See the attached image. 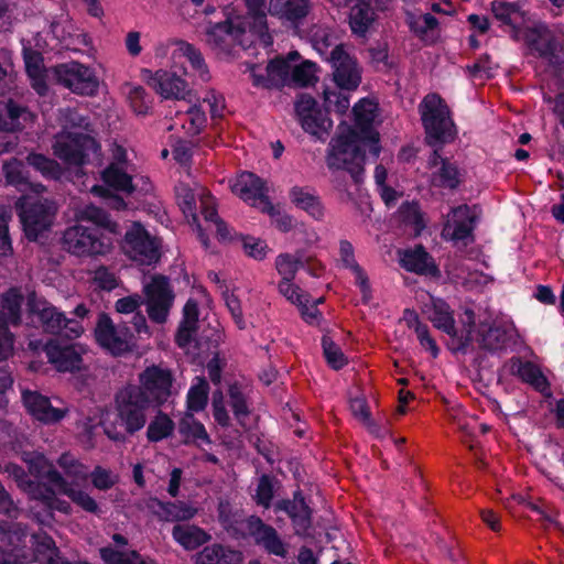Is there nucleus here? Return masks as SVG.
Returning <instances> with one entry per match:
<instances>
[{
  "label": "nucleus",
  "instance_id": "nucleus-19",
  "mask_svg": "<svg viewBox=\"0 0 564 564\" xmlns=\"http://www.w3.org/2000/svg\"><path fill=\"white\" fill-rule=\"evenodd\" d=\"M514 328L501 323H480L477 328L480 348L490 352L507 350L514 343Z\"/></svg>",
  "mask_w": 564,
  "mask_h": 564
},
{
  "label": "nucleus",
  "instance_id": "nucleus-43",
  "mask_svg": "<svg viewBox=\"0 0 564 564\" xmlns=\"http://www.w3.org/2000/svg\"><path fill=\"white\" fill-rule=\"evenodd\" d=\"M163 522L188 521L195 517L197 510L184 501H167L163 503Z\"/></svg>",
  "mask_w": 564,
  "mask_h": 564
},
{
  "label": "nucleus",
  "instance_id": "nucleus-1",
  "mask_svg": "<svg viewBox=\"0 0 564 564\" xmlns=\"http://www.w3.org/2000/svg\"><path fill=\"white\" fill-rule=\"evenodd\" d=\"M372 104L359 100L352 108L355 126L347 127L332 138L326 155V165L330 171H346L355 184L365 178L366 152L375 159L380 154V135L373 128Z\"/></svg>",
  "mask_w": 564,
  "mask_h": 564
},
{
  "label": "nucleus",
  "instance_id": "nucleus-42",
  "mask_svg": "<svg viewBox=\"0 0 564 564\" xmlns=\"http://www.w3.org/2000/svg\"><path fill=\"white\" fill-rule=\"evenodd\" d=\"M197 383L193 384L186 395L187 409L193 412L203 411L208 402L209 384L204 377H197Z\"/></svg>",
  "mask_w": 564,
  "mask_h": 564
},
{
  "label": "nucleus",
  "instance_id": "nucleus-63",
  "mask_svg": "<svg viewBox=\"0 0 564 564\" xmlns=\"http://www.w3.org/2000/svg\"><path fill=\"white\" fill-rule=\"evenodd\" d=\"M35 550L39 554L45 556L48 563H54L55 560L61 558L59 550L54 539L47 534L40 538Z\"/></svg>",
  "mask_w": 564,
  "mask_h": 564
},
{
  "label": "nucleus",
  "instance_id": "nucleus-15",
  "mask_svg": "<svg viewBox=\"0 0 564 564\" xmlns=\"http://www.w3.org/2000/svg\"><path fill=\"white\" fill-rule=\"evenodd\" d=\"M335 84L345 90H355L361 82L357 61L351 57L343 44L336 45L329 56Z\"/></svg>",
  "mask_w": 564,
  "mask_h": 564
},
{
  "label": "nucleus",
  "instance_id": "nucleus-28",
  "mask_svg": "<svg viewBox=\"0 0 564 564\" xmlns=\"http://www.w3.org/2000/svg\"><path fill=\"white\" fill-rule=\"evenodd\" d=\"M172 538L186 551L197 550L212 539L207 531L195 524H175Z\"/></svg>",
  "mask_w": 564,
  "mask_h": 564
},
{
  "label": "nucleus",
  "instance_id": "nucleus-51",
  "mask_svg": "<svg viewBox=\"0 0 564 564\" xmlns=\"http://www.w3.org/2000/svg\"><path fill=\"white\" fill-rule=\"evenodd\" d=\"M279 292L292 304L299 307H306L308 304V294L303 293L293 281H280L278 285Z\"/></svg>",
  "mask_w": 564,
  "mask_h": 564
},
{
  "label": "nucleus",
  "instance_id": "nucleus-24",
  "mask_svg": "<svg viewBox=\"0 0 564 564\" xmlns=\"http://www.w3.org/2000/svg\"><path fill=\"white\" fill-rule=\"evenodd\" d=\"M311 10L310 0H269L268 12L297 28Z\"/></svg>",
  "mask_w": 564,
  "mask_h": 564
},
{
  "label": "nucleus",
  "instance_id": "nucleus-8",
  "mask_svg": "<svg viewBox=\"0 0 564 564\" xmlns=\"http://www.w3.org/2000/svg\"><path fill=\"white\" fill-rule=\"evenodd\" d=\"M122 252L143 265H152L161 258L160 246L141 223H133L120 243Z\"/></svg>",
  "mask_w": 564,
  "mask_h": 564
},
{
  "label": "nucleus",
  "instance_id": "nucleus-22",
  "mask_svg": "<svg viewBox=\"0 0 564 564\" xmlns=\"http://www.w3.org/2000/svg\"><path fill=\"white\" fill-rule=\"evenodd\" d=\"M491 12L494 17L507 26L510 37L520 41L521 25L525 21V12L518 2H508L506 0H494L491 2Z\"/></svg>",
  "mask_w": 564,
  "mask_h": 564
},
{
  "label": "nucleus",
  "instance_id": "nucleus-26",
  "mask_svg": "<svg viewBox=\"0 0 564 564\" xmlns=\"http://www.w3.org/2000/svg\"><path fill=\"white\" fill-rule=\"evenodd\" d=\"M241 551L220 543L206 545L194 556V564H241Z\"/></svg>",
  "mask_w": 564,
  "mask_h": 564
},
{
  "label": "nucleus",
  "instance_id": "nucleus-33",
  "mask_svg": "<svg viewBox=\"0 0 564 564\" xmlns=\"http://www.w3.org/2000/svg\"><path fill=\"white\" fill-rule=\"evenodd\" d=\"M246 32V28L240 24L235 25L230 19L220 22L209 23L206 29V42L215 48H223L229 35H239Z\"/></svg>",
  "mask_w": 564,
  "mask_h": 564
},
{
  "label": "nucleus",
  "instance_id": "nucleus-50",
  "mask_svg": "<svg viewBox=\"0 0 564 564\" xmlns=\"http://www.w3.org/2000/svg\"><path fill=\"white\" fill-rule=\"evenodd\" d=\"M274 497V486H273V477L263 474L260 476L256 495H254V501L258 506H261L265 509L270 508L272 499Z\"/></svg>",
  "mask_w": 564,
  "mask_h": 564
},
{
  "label": "nucleus",
  "instance_id": "nucleus-39",
  "mask_svg": "<svg viewBox=\"0 0 564 564\" xmlns=\"http://www.w3.org/2000/svg\"><path fill=\"white\" fill-rule=\"evenodd\" d=\"M25 161L29 166L40 172L43 177L48 180H59L63 175V170L58 162L42 153L30 152Z\"/></svg>",
  "mask_w": 564,
  "mask_h": 564
},
{
  "label": "nucleus",
  "instance_id": "nucleus-32",
  "mask_svg": "<svg viewBox=\"0 0 564 564\" xmlns=\"http://www.w3.org/2000/svg\"><path fill=\"white\" fill-rule=\"evenodd\" d=\"M429 319L435 328L442 330L446 335L455 334L456 323L454 318V311L443 299H432Z\"/></svg>",
  "mask_w": 564,
  "mask_h": 564
},
{
  "label": "nucleus",
  "instance_id": "nucleus-56",
  "mask_svg": "<svg viewBox=\"0 0 564 564\" xmlns=\"http://www.w3.org/2000/svg\"><path fill=\"white\" fill-rule=\"evenodd\" d=\"M349 98L336 91H324V108L327 113L335 111L339 115L346 113L349 108Z\"/></svg>",
  "mask_w": 564,
  "mask_h": 564
},
{
  "label": "nucleus",
  "instance_id": "nucleus-49",
  "mask_svg": "<svg viewBox=\"0 0 564 564\" xmlns=\"http://www.w3.org/2000/svg\"><path fill=\"white\" fill-rule=\"evenodd\" d=\"M293 65L289 59L283 57H275L267 65V73L271 76L272 80L275 78L281 85L290 83Z\"/></svg>",
  "mask_w": 564,
  "mask_h": 564
},
{
  "label": "nucleus",
  "instance_id": "nucleus-6",
  "mask_svg": "<svg viewBox=\"0 0 564 564\" xmlns=\"http://www.w3.org/2000/svg\"><path fill=\"white\" fill-rule=\"evenodd\" d=\"M118 417L124 427L126 434L133 435L142 430L147 423V410L152 409L147 399L134 387H124L116 394Z\"/></svg>",
  "mask_w": 564,
  "mask_h": 564
},
{
  "label": "nucleus",
  "instance_id": "nucleus-3",
  "mask_svg": "<svg viewBox=\"0 0 564 564\" xmlns=\"http://www.w3.org/2000/svg\"><path fill=\"white\" fill-rule=\"evenodd\" d=\"M26 311L33 322L37 323L43 332L52 335H62L68 339L78 338L84 327L82 322L68 318L43 296L32 291L26 296Z\"/></svg>",
  "mask_w": 564,
  "mask_h": 564
},
{
  "label": "nucleus",
  "instance_id": "nucleus-10",
  "mask_svg": "<svg viewBox=\"0 0 564 564\" xmlns=\"http://www.w3.org/2000/svg\"><path fill=\"white\" fill-rule=\"evenodd\" d=\"M147 313L156 324H164L173 306L175 294L170 279L163 274H154L143 288Z\"/></svg>",
  "mask_w": 564,
  "mask_h": 564
},
{
  "label": "nucleus",
  "instance_id": "nucleus-52",
  "mask_svg": "<svg viewBox=\"0 0 564 564\" xmlns=\"http://www.w3.org/2000/svg\"><path fill=\"white\" fill-rule=\"evenodd\" d=\"M129 100L135 113H149L152 105V97L145 91V89L142 86H135L129 91Z\"/></svg>",
  "mask_w": 564,
  "mask_h": 564
},
{
  "label": "nucleus",
  "instance_id": "nucleus-62",
  "mask_svg": "<svg viewBox=\"0 0 564 564\" xmlns=\"http://www.w3.org/2000/svg\"><path fill=\"white\" fill-rule=\"evenodd\" d=\"M467 316V322L464 325V328L458 332V336L460 341V345L457 347L458 349L463 350V354H466L468 348L471 346L474 340V332H475V313L471 310H467L465 312Z\"/></svg>",
  "mask_w": 564,
  "mask_h": 564
},
{
  "label": "nucleus",
  "instance_id": "nucleus-29",
  "mask_svg": "<svg viewBox=\"0 0 564 564\" xmlns=\"http://www.w3.org/2000/svg\"><path fill=\"white\" fill-rule=\"evenodd\" d=\"M29 474L36 479H46L50 484L58 488L59 485H66V479L62 474L48 462L43 454H33L25 459Z\"/></svg>",
  "mask_w": 564,
  "mask_h": 564
},
{
  "label": "nucleus",
  "instance_id": "nucleus-13",
  "mask_svg": "<svg viewBox=\"0 0 564 564\" xmlns=\"http://www.w3.org/2000/svg\"><path fill=\"white\" fill-rule=\"evenodd\" d=\"M246 530L253 539L256 545L260 546L269 555L285 558L289 554L288 544L280 536L272 525L265 523L258 516H249L246 519Z\"/></svg>",
  "mask_w": 564,
  "mask_h": 564
},
{
  "label": "nucleus",
  "instance_id": "nucleus-20",
  "mask_svg": "<svg viewBox=\"0 0 564 564\" xmlns=\"http://www.w3.org/2000/svg\"><path fill=\"white\" fill-rule=\"evenodd\" d=\"M21 399L26 412L44 424L57 423L66 415L65 410L54 408L51 400L37 391L25 389L22 391Z\"/></svg>",
  "mask_w": 564,
  "mask_h": 564
},
{
  "label": "nucleus",
  "instance_id": "nucleus-21",
  "mask_svg": "<svg viewBox=\"0 0 564 564\" xmlns=\"http://www.w3.org/2000/svg\"><path fill=\"white\" fill-rule=\"evenodd\" d=\"M47 360L59 372H74L80 369L83 358L74 344L50 340L44 347Z\"/></svg>",
  "mask_w": 564,
  "mask_h": 564
},
{
  "label": "nucleus",
  "instance_id": "nucleus-23",
  "mask_svg": "<svg viewBox=\"0 0 564 564\" xmlns=\"http://www.w3.org/2000/svg\"><path fill=\"white\" fill-rule=\"evenodd\" d=\"M453 221L447 220L443 228V235H449L454 241L473 239L477 217L467 204L452 208Z\"/></svg>",
  "mask_w": 564,
  "mask_h": 564
},
{
  "label": "nucleus",
  "instance_id": "nucleus-16",
  "mask_svg": "<svg viewBox=\"0 0 564 564\" xmlns=\"http://www.w3.org/2000/svg\"><path fill=\"white\" fill-rule=\"evenodd\" d=\"M232 192L252 206L263 205V212L272 214L274 209L267 195L265 183L252 172L241 173L232 186Z\"/></svg>",
  "mask_w": 564,
  "mask_h": 564
},
{
  "label": "nucleus",
  "instance_id": "nucleus-11",
  "mask_svg": "<svg viewBox=\"0 0 564 564\" xmlns=\"http://www.w3.org/2000/svg\"><path fill=\"white\" fill-rule=\"evenodd\" d=\"M54 77L58 84L78 95L91 96L97 93L99 86L95 72L75 61L56 65Z\"/></svg>",
  "mask_w": 564,
  "mask_h": 564
},
{
  "label": "nucleus",
  "instance_id": "nucleus-57",
  "mask_svg": "<svg viewBox=\"0 0 564 564\" xmlns=\"http://www.w3.org/2000/svg\"><path fill=\"white\" fill-rule=\"evenodd\" d=\"M24 491L29 494L31 499L40 501L45 508L55 494L50 486L40 480L28 481Z\"/></svg>",
  "mask_w": 564,
  "mask_h": 564
},
{
  "label": "nucleus",
  "instance_id": "nucleus-44",
  "mask_svg": "<svg viewBox=\"0 0 564 564\" xmlns=\"http://www.w3.org/2000/svg\"><path fill=\"white\" fill-rule=\"evenodd\" d=\"M229 405L236 420L240 425H243V421L250 414V409L247 403V398L242 391L241 384L234 382L228 388Z\"/></svg>",
  "mask_w": 564,
  "mask_h": 564
},
{
  "label": "nucleus",
  "instance_id": "nucleus-18",
  "mask_svg": "<svg viewBox=\"0 0 564 564\" xmlns=\"http://www.w3.org/2000/svg\"><path fill=\"white\" fill-rule=\"evenodd\" d=\"M398 253L399 263L405 271L424 276H441V270L423 245L399 250Z\"/></svg>",
  "mask_w": 564,
  "mask_h": 564
},
{
  "label": "nucleus",
  "instance_id": "nucleus-36",
  "mask_svg": "<svg viewBox=\"0 0 564 564\" xmlns=\"http://www.w3.org/2000/svg\"><path fill=\"white\" fill-rule=\"evenodd\" d=\"M104 183L119 192L132 194L134 185L131 175L124 172L120 166L115 163L109 164L101 173Z\"/></svg>",
  "mask_w": 564,
  "mask_h": 564
},
{
  "label": "nucleus",
  "instance_id": "nucleus-9",
  "mask_svg": "<svg viewBox=\"0 0 564 564\" xmlns=\"http://www.w3.org/2000/svg\"><path fill=\"white\" fill-rule=\"evenodd\" d=\"M173 382L170 369L152 365L139 375V384L128 387L139 388L152 409H161L172 395Z\"/></svg>",
  "mask_w": 564,
  "mask_h": 564
},
{
  "label": "nucleus",
  "instance_id": "nucleus-55",
  "mask_svg": "<svg viewBox=\"0 0 564 564\" xmlns=\"http://www.w3.org/2000/svg\"><path fill=\"white\" fill-rule=\"evenodd\" d=\"M177 205L185 217H192L193 221H197L196 198L194 192L188 187H182L177 191Z\"/></svg>",
  "mask_w": 564,
  "mask_h": 564
},
{
  "label": "nucleus",
  "instance_id": "nucleus-5",
  "mask_svg": "<svg viewBox=\"0 0 564 564\" xmlns=\"http://www.w3.org/2000/svg\"><path fill=\"white\" fill-rule=\"evenodd\" d=\"M15 209L22 225L24 237L37 241L53 225L55 209L47 200L26 202L19 199Z\"/></svg>",
  "mask_w": 564,
  "mask_h": 564
},
{
  "label": "nucleus",
  "instance_id": "nucleus-54",
  "mask_svg": "<svg viewBox=\"0 0 564 564\" xmlns=\"http://www.w3.org/2000/svg\"><path fill=\"white\" fill-rule=\"evenodd\" d=\"M314 66L315 64L308 61L293 66L290 82L299 87H307L315 79Z\"/></svg>",
  "mask_w": 564,
  "mask_h": 564
},
{
  "label": "nucleus",
  "instance_id": "nucleus-60",
  "mask_svg": "<svg viewBox=\"0 0 564 564\" xmlns=\"http://www.w3.org/2000/svg\"><path fill=\"white\" fill-rule=\"evenodd\" d=\"M14 335L6 325L2 314H0V362L7 361L13 354Z\"/></svg>",
  "mask_w": 564,
  "mask_h": 564
},
{
  "label": "nucleus",
  "instance_id": "nucleus-38",
  "mask_svg": "<svg viewBox=\"0 0 564 564\" xmlns=\"http://www.w3.org/2000/svg\"><path fill=\"white\" fill-rule=\"evenodd\" d=\"M158 410L147 429V438L150 443H158L170 437L175 430L174 421L166 413Z\"/></svg>",
  "mask_w": 564,
  "mask_h": 564
},
{
  "label": "nucleus",
  "instance_id": "nucleus-48",
  "mask_svg": "<svg viewBox=\"0 0 564 564\" xmlns=\"http://www.w3.org/2000/svg\"><path fill=\"white\" fill-rule=\"evenodd\" d=\"M322 348L324 358L332 369L340 370L348 364L341 348L329 336L322 337Z\"/></svg>",
  "mask_w": 564,
  "mask_h": 564
},
{
  "label": "nucleus",
  "instance_id": "nucleus-46",
  "mask_svg": "<svg viewBox=\"0 0 564 564\" xmlns=\"http://www.w3.org/2000/svg\"><path fill=\"white\" fill-rule=\"evenodd\" d=\"M413 317V321H409V327H413L416 334L417 340L420 345L427 351H430L433 358L438 357L440 347L437 346L435 339L431 336L430 328L426 324H423L419 315L415 312H410Z\"/></svg>",
  "mask_w": 564,
  "mask_h": 564
},
{
  "label": "nucleus",
  "instance_id": "nucleus-35",
  "mask_svg": "<svg viewBox=\"0 0 564 564\" xmlns=\"http://www.w3.org/2000/svg\"><path fill=\"white\" fill-rule=\"evenodd\" d=\"M247 7V23L249 31L259 37H264L268 32L267 0H245Z\"/></svg>",
  "mask_w": 564,
  "mask_h": 564
},
{
  "label": "nucleus",
  "instance_id": "nucleus-64",
  "mask_svg": "<svg viewBox=\"0 0 564 564\" xmlns=\"http://www.w3.org/2000/svg\"><path fill=\"white\" fill-rule=\"evenodd\" d=\"M400 212L403 215L404 220L412 224L416 230L420 231L425 227L424 218L417 204L405 203L401 206Z\"/></svg>",
  "mask_w": 564,
  "mask_h": 564
},
{
  "label": "nucleus",
  "instance_id": "nucleus-53",
  "mask_svg": "<svg viewBox=\"0 0 564 564\" xmlns=\"http://www.w3.org/2000/svg\"><path fill=\"white\" fill-rule=\"evenodd\" d=\"M242 248L248 257L257 261L265 259L269 251V246L264 240L252 236L242 237Z\"/></svg>",
  "mask_w": 564,
  "mask_h": 564
},
{
  "label": "nucleus",
  "instance_id": "nucleus-30",
  "mask_svg": "<svg viewBox=\"0 0 564 564\" xmlns=\"http://www.w3.org/2000/svg\"><path fill=\"white\" fill-rule=\"evenodd\" d=\"M24 296L19 288L12 286L8 289L1 296L0 314L8 327L19 326L22 322L21 307Z\"/></svg>",
  "mask_w": 564,
  "mask_h": 564
},
{
  "label": "nucleus",
  "instance_id": "nucleus-37",
  "mask_svg": "<svg viewBox=\"0 0 564 564\" xmlns=\"http://www.w3.org/2000/svg\"><path fill=\"white\" fill-rule=\"evenodd\" d=\"M299 121L306 133H310L318 140H323L325 135L328 134V130L333 126V121L328 118V113L322 109L301 118Z\"/></svg>",
  "mask_w": 564,
  "mask_h": 564
},
{
  "label": "nucleus",
  "instance_id": "nucleus-45",
  "mask_svg": "<svg viewBox=\"0 0 564 564\" xmlns=\"http://www.w3.org/2000/svg\"><path fill=\"white\" fill-rule=\"evenodd\" d=\"M58 490L67 496L72 502L82 508L84 511L97 514L99 512V506L96 500L82 489H75L66 480V485H59Z\"/></svg>",
  "mask_w": 564,
  "mask_h": 564
},
{
  "label": "nucleus",
  "instance_id": "nucleus-27",
  "mask_svg": "<svg viewBox=\"0 0 564 564\" xmlns=\"http://www.w3.org/2000/svg\"><path fill=\"white\" fill-rule=\"evenodd\" d=\"M511 372L523 382L532 386L540 393H545L550 389L547 378L543 375L540 367L532 361L512 358Z\"/></svg>",
  "mask_w": 564,
  "mask_h": 564
},
{
  "label": "nucleus",
  "instance_id": "nucleus-25",
  "mask_svg": "<svg viewBox=\"0 0 564 564\" xmlns=\"http://www.w3.org/2000/svg\"><path fill=\"white\" fill-rule=\"evenodd\" d=\"M291 203L315 220H322L325 208L316 191L308 186H293L289 192Z\"/></svg>",
  "mask_w": 564,
  "mask_h": 564
},
{
  "label": "nucleus",
  "instance_id": "nucleus-17",
  "mask_svg": "<svg viewBox=\"0 0 564 564\" xmlns=\"http://www.w3.org/2000/svg\"><path fill=\"white\" fill-rule=\"evenodd\" d=\"M520 40H523L533 55L542 59L552 62L556 56L557 40L545 24L525 28L520 32Z\"/></svg>",
  "mask_w": 564,
  "mask_h": 564
},
{
  "label": "nucleus",
  "instance_id": "nucleus-2",
  "mask_svg": "<svg viewBox=\"0 0 564 564\" xmlns=\"http://www.w3.org/2000/svg\"><path fill=\"white\" fill-rule=\"evenodd\" d=\"M426 145L444 147L452 143L457 134V127L446 101L436 93L427 94L419 104Z\"/></svg>",
  "mask_w": 564,
  "mask_h": 564
},
{
  "label": "nucleus",
  "instance_id": "nucleus-14",
  "mask_svg": "<svg viewBox=\"0 0 564 564\" xmlns=\"http://www.w3.org/2000/svg\"><path fill=\"white\" fill-rule=\"evenodd\" d=\"M141 77L148 86L164 99H185L188 93L187 83L174 72L165 69L152 72L143 68Z\"/></svg>",
  "mask_w": 564,
  "mask_h": 564
},
{
  "label": "nucleus",
  "instance_id": "nucleus-47",
  "mask_svg": "<svg viewBox=\"0 0 564 564\" xmlns=\"http://www.w3.org/2000/svg\"><path fill=\"white\" fill-rule=\"evenodd\" d=\"M11 219V209L4 205H0V258L4 259L13 254V242L9 230Z\"/></svg>",
  "mask_w": 564,
  "mask_h": 564
},
{
  "label": "nucleus",
  "instance_id": "nucleus-41",
  "mask_svg": "<svg viewBox=\"0 0 564 564\" xmlns=\"http://www.w3.org/2000/svg\"><path fill=\"white\" fill-rule=\"evenodd\" d=\"M303 268H305V263L301 253H280L275 258V269L282 276L281 281H293L297 271Z\"/></svg>",
  "mask_w": 564,
  "mask_h": 564
},
{
  "label": "nucleus",
  "instance_id": "nucleus-7",
  "mask_svg": "<svg viewBox=\"0 0 564 564\" xmlns=\"http://www.w3.org/2000/svg\"><path fill=\"white\" fill-rule=\"evenodd\" d=\"M53 151L65 164L82 166L89 162L91 154H98L100 144L89 134L66 132L56 138Z\"/></svg>",
  "mask_w": 564,
  "mask_h": 564
},
{
  "label": "nucleus",
  "instance_id": "nucleus-40",
  "mask_svg": "<svg viewBox=\"0 0 564 564\" xmlns=\"http://www.w3.org/2000/svg\"><path fill=\"white\" fill-rule=\"evenodd\" d=\"M433 184L437 187L451 191L457 189L462 184L458 166L448 159L443 160V164L438 171L433 174Z\"/></svg>",
  "mask_w": 564,
  "mask_h": 564
},
{
  "label": "nucleus",
  "instance_id": "nucleus-58",
  "mask_svg": "<svg viewBox=\"0 0 564 564\" xmlns=\"http://www.w3.org/2000/svg\"><path fill=\"white\" fill-rule=\"evenodd\" d=\"M184 55L187 57L193 69L198 72L200 78L205 82L208 80L209 72L200 51L193 44L187 43L184 47Z\"/></svg>",
  "mask_w": 564,
  "mask_h": 564
},
{
  "label": "nucleus",
  "instance_id": "nucleus-4",
  "mask_svg": "<svg viewBox=\"0 0 564 564\" xmlns=\"http://www.w3.org/2000/svg\"><path fill=\"white\" fill-rule=\"evenodd\" d=\"M61 243L70 254L95 258L109 253L113 241L99 228L75 225L64 231Z\"/></svg>",
  "mask_w": 564,
  "mask_h": 564
},
{
  "label": "nucleus",
  "instance_id": "nucleus-34",
  "mask_svg": "<svg viewBox=\"0 0 564 564\" xmlns=\"http://www.w3.org/2000/svg\"><path fill=\"white\" fill-rule=\"evenodd\" d=\"M274 510L276 512H284L291 519L296 534L304 533L312 527L313 511L300 509V505L291 501V499H281L276 501Z\"/></svg>",
  "mask_w": 564,
  "mask_h": 564
},
{
  "label": "nucleus",
  "instance_id": "nucleus-61",
  "mask_svg": "<svg viewBox=\"0 0 564 564\" xmlns=\"http://www.w3.org/2000/svg\"><path fill=\"white\" fill-rule=\"evenodd\" d=\"M3 110L7 122L13 123L14 132L21 131L23 126L20 123L19 119L28 112L26 107L19 105L13 99H8L7 101H3Z\"/></svg>",
  "mask_w": 564,
  "mask_h": 564
},
{
  "label": "nucleus",
  "instance_id": "nucleus-59",
  "mask_svg": "<svg viewBox=\"0 0 564 564\" xmlns=\"http://www.w3.org/2000/svg\"><path fill=\"white\" fill-rule=\"evenodd\" d=\"M90 478L94 487L102 491L112 488L118 481V476L101 466H96L93 469Z\"/></svg>",
  "mask_w": 564,
  "mask_h": 564
},
{
  "label": "nucleus",
  "instance_id": "nucleus-31",
  "mask_svg": "<svg viewBox=\"0 0 564 564\" xmlns=\"http://www.w3.org/2000/svg\"><path fill=\"white\" fill-rule=\"evenodd\" d=\"M178 433L183 436V444H195L199 446V441L205 444H212V438L208 435L204 424L195 419L192 413H186L180 421L177 426Z\"/></svg>",
  "mask_w": 564,
  "mask_h": 564
},
{
  "label": "nucleus",
  "instance_id": "nucleus-12",
  "mask_svg": "<svg viewBox=\"0 0 564 564\" xmlns=\"http://www.w3.org/2000/svg\"><path fill=\"white\" fill-rule=\"evenodd\" d=\"M97 343L113 355H121L131 349L133 344V333L127 323L115 325L110 316L100 313L95 328Z\"/></svg>",
  "mask_w": 564,
  "mask_h": 564
}]
</instances>
